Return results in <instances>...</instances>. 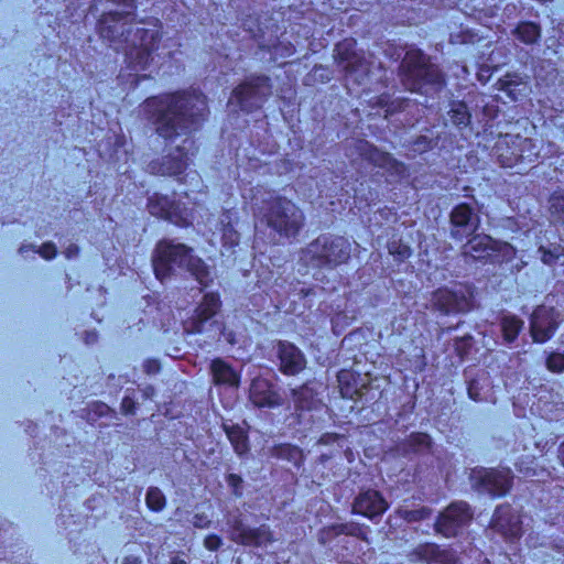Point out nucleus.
<instances>
[{
	"label": "nucleus",
	"mask_w": 564,
	"mask_h": 564,
	"mask_svg": "<svg viewBox=\"0 0 564 564\" xmlns=\"http://www.w3.org/2000/svg\"><path fill=\"white\" fill-rule=\"evenodd\" d=\"M145 501L148 507L155 512L162 511L166 505L165 496L158 487L148 489Z\"/></svg>",
	"instance_id": "nucleus-40"
},
{
	"label": "nucleus",
	"mask_w": 564,
	"mask_h": 564,
	"mask_svg": "<svg viewBox=\"0 0 564 564\" xmlns=\"http://www.w3.org/2000/svg\"><path fill=\"white\" fill-rule=\"evenodd\" d=\"M272 456L285 459L288 462L293 463L295 466H299L303 460L302 451L290 444H280L272 448Z\"/></svg>",
	"instance_id": "nucleus-32"
},
{
	"label": "nucleus",
	"mask_w": 564,
	"mask_h": 564,
	"mask_svg": "<svg viewBox=\"0 0 564 564\" xmlns=\"http://www.w3.org/2000/svg\"><path fill=\"white\" fill-rule=\"evenodd\" d=\"M148 209L151 215L166 219L177 226L187 225L186 213L165 195L154 194L149 197Z\"/></svg>",
	"instance_id": "nucleus-16"
},
{
	"label": "nucleus",
	"mask_w": 564,
	"mask_h": 564,
	"mask_svg": "<svg viewBox=\"0 0 564 564\" xmlns=\"http://www.w3.org/2000/svg\"><path fill=\"white\" fill-rule=\"evenodd\" d=\"M467 378V391L471 400L480 402L487 399L490 391V377L485 370H478L473 373L471 370L466 372Z\"/></svg>",
	"instance_id": "nucleus-25"
},
{
	"label": "nucleus",
	"mask_w": 564,
	"mask_h": 564,
	"mask_svg": "<svg viewBox=\"0 0 564 564\" xmlns=\"http://www.w3.org/2000/svg\"><path fill=\"white\" fill-rule=\"evenodd\" d=\"M143 370L148 375H155L160 371V364L158 360L149 359L143 362Z\"/></svg>",
	"instance_id": "nucleus-48"
},
{
	"label": "nucleus",
	"mask_w": 564,
	"mask_h": 564,
	"mask_svg": "<svg viewBox=\"0 0 564 564\" xmlns=\"http://www.w3.org/2000/svg\"><path fill=\"white\" fill-rule=\"evenodd\" d=\"M35 249H36V246L33 245V243H23L21 245V247L19 248V252L21 254L28 252V251H34L35 252Z\"/></svg>",
	"instance_id": "nucleus-52"
},
{
	"label": "nucleus",
	"mask_w": 564,
	"mask_h": 564,
	"mask_svg": "<svg viewBox=\"0 0 564 564\" xmlns=\"http://www.w3.org/2000/svg\"><path fill=\"white\" fill-rule=\"evenodd\" d=\"M110 414L116 416V412L112 409H110L106 403L99 401L89 403L85 409L82 410V417H84L89 423H94L99 417Z\"/></svg>",
	"instance_id": "nucleus-33"
},
{
	"label": "nucleus",
	"mask_w": 564,
	"mask_h": 564,
	"mask_svg": "<svg viewBox=\"0 0 564 564\" xmlns=\"http://www.w3.org/2000/svg\"><path fill=\"white\" fill-rule=\"evenodd\" d=\"M512 34L524 44H534L540 40L541 29L533 22H522L512 31Z\"/></svg>",
	"instance_id": "nucleus-30"
},
{
	"label": "nucleus",
	"mask_w": 564,
	"mask_h": 564,
	"mask_svg": "<svg viewBox=\"0 0 564 564\" xmlns=\"http://www.w3.org/2000/svg\"><path fill=\"white\" fill-rule=\"evenodd\" d=\"M191 144V140L184 139L182 145L176 147L166 155L152 160L148 164V172L153 175L162 176L181 175L188 166L189 159L186 150L187 145Z\"/></svg>",
	"instance_id": "nucleus-12"
},
{
	"label": "nucleus",
	"mask_w": 564,
	"mask_h": 564,
	"mask_svg": "<svg viewBox=\"0 0 564 564\" xmlns=\"http://www.w3.org/2000/svg\"><path fill=\"white\" fill-rule=\"evenodd\" d=\"M352 40H346L336 46V59L343 70L346 72L348 82L357 85H365L370 72V63L364 56L358 54Z\"/></svg>",
	"instance_id": "nucleus-9"
},
{
	"label": "nucleus",
	"mask_w": 564,
	"mask_h": 564,
	"mask_svg": "<svg viewBox=\"0 0 564 564\" xmlns=\"http://www.w3.org/2000/svg\"><path fill=\"white\" fill-rule=\"evenodd\" d=\"M219 224L224 243L229 247L237 246L240 239V235L236 228L238 225V213L232 209L224 212L220 216Z\"/></svg>",
	"instance_id": "nucleus-27"
},
{
	"label": "nucleus",
	"mask_w": 564,
	"mask_h": 564,
	"mask_svg": "<svg viewBox=\"0 0 564 564\" xmlns=\"http://www.w3.org/2000/svg\"><path fill=\"white\" fill-rule=\"evenodd\" d=\"M355 148L359 155L376 166L389 169L393 164V159L387 152H382L371 145L368 141L356 140Z\"/></svg>",
	"instance_id": "nucleus-26"
},
{
	"label": "nucleus",
	"mask_w": 564,
	"mask_h": 564,
	"mask_svg": "<svg viewBox=\"0 0 564 564\" xmlns=\"http://www.w3.org/2000/svg\"><path fill=\"white\" fill-rule=\"evenodd\" d=\"M490 527L501 535L514 539L522 533L521 520L510 506L501 505L496 508Z\"/></svg>",
	"instance_id": "nucleus-18"
},
{
	"label": "nucleus",
	"mask_w": 564,
	"mask_h": 564,
	"mask_svg": "<svg viewBox=\"0 0 564 564\" xmlns=\"http://www.w3.org/2000/svg\"><path fill=\"white\" fill-rule=\"evenodd\" d=\"M434 305L444 314L464 313L471 307L470 293L459 288L457 290H438L434 294Z\"/></svg>",
	"instance_id": "nucleus-15"
},
{
	"label": "nucleus",
	"mask_w": 564,
	"mask_h": 564,
	"mask_svg": "<svg viewBox=\"0 0 564 564\" xmlns=\"http://www.w3.org/2000/svg\"><path fill=\"white\" fill-rule=\"evenodd\" d=\"M480 226V217L466 203L455 206L449 215V235L455 240H464L473 236Z\"/></svg>",
	"instance_id": "nucleus-13"
},
{
	"label": "nucleus",
	"mask_w": 564,
	"mask_h": 564,
	"mask_svg": "<svg viewBox=\"0 0 564 564\" xmlns=\"http://www.w3.org/2000/svg\"><path fill=\"white\" fill-rule=\"evenodd\" d=\"M499 327L507 344L513 343L523 328V321L516 315L503 314L499 318Z\"/></svg>",
	"instance_id": "nucleus-28"
},
{
	"label": "nucleus",
	"mask_w": 564,
	"mask_h": 564,
	"mask_svg": "<svg viewBox=\"0 0 564 564\" xmlns=\"http://www.w3.org/2000/svg\"><path fill=\"white\" fill-rule=\"evenodd\" d=\"M133 10L110 11L100 17L97 23L99 36L117 51H126L132 32Z\"/></svg>",
	"instance_id": "nucleus-7"
},
{
	"label": "nucleus",
	"mask_w": 564,
	"mask_h": 564,
	"mask_svg": "<svg viewBox=\"0 0 564 564\" xmlns=\"http://www.w3.org/2000/svg\"><path fill=\"white\" fill-rule=\"evenodd\" d=\"M63 253L67 259H75L79 254V248L76 245H69Z\"/></svg>",
	"instance_id": "nucleus-51"
},
{
	"label": "nucleus",
	"mask_w": 564,
	"mask_h": 564,
	"mask_svg": "<svg viewBox=\"0 0 564 564\" xmlns=\"http://www.w3.org/2000/svg\"><path fill=\"white\" fill-rule=\"evenodd\" d=\"M354 511L371 520L381 517L388 509V502L377 490H365L354 501Z\"/></svg>",
	"instance_id": "nucleus-20"
},
{
	"label": "nucleus",
	"mask_w": 564,
	"mask_h": 564,
	"mask_svg": "<svg viewBox=\"0 0 564 564\" xmlns=\"http://www.w3.org/2000/svg\"><path fill=\"white\" fill-rule=\"evenodd\" d=\"M399 77L410 91L434 97L445 87V76L430 56L421 50L406 51L400 66Z\"/></svg>",
	"instance_id": "nucleus-3"
},
{
	"label": "nucleus",
	"mask_w": 564,
	"mask_h": 564,
	"mask_svg": "<svg viewBox=\"0 0 564 564\" xmlns=\"http://www.w3.org/2000/svg\"><path fill=\"white\" fill-rule=\"evenodd\" d=\"M270 95L269 77L252 76L234 90L228 104L238 106L242 111L251 112L260 108Z\"/></svg>",
	"instance_id": "nucleus-8"
},
{
	"label": "nucleus",
	"mask_w": 564,
	"mask_h": 564,
	"mask_svg": "<svg viewBox=\"0 0 564 564\" xmlns=\"http://www.w3.org/2000/svg\"><path fill=\"white\" fill-rule=\"evenodd\" d=\"M227 524L230 531V539L236 543H242L249 527H246L237 516H230L227 519Z\"/></svg>",
	"instance_id": "nucleus-39"
},
{
	"label": "nucleus",
	"mask_w": 564,
	"mask_h": 564,
	"mask_svg": "<svg viewBox=\"0 0 564 564\" xmlns=\"http://www.w3.org/2000/svg\"><path fill=\"white\" fill-rule=\"evenodd\" d=\"M557 459L561 465L564 467V442L561 443L557 447Z\"/></svg>",
	"instance_id": "nucleus-54"
},
{
	"label": "nucleus",
	"mask_w": 564,
	"mask_h": 564,
	"mask_svg": "<svg viewBox=\"0 0 564 564\" xmlns=\"http://www.w3.org/2000/svg\"><path fill=\"white\" fill-rule=\"evenodd\" d=\"M431 446V437L426 434L419 433L411 435L408 441V447L414 453L425 452Z\"/></svg>",
	"instance_id": "nucleus-41"
},
{
	"label": "nucleus",
	"mask_w": 564,
	"mask_h": 564,
	"mask_svg": "<svg viewBox=\"0 0 564 564\" xmlns=\"http://www.w3.org/2000/svg\"><path fill=\"white\" fill-rule=\"evenodd\" d=\"M473 519L470 507L464 501L451 503L437 517L434 529L437 533L451 538L460 534Z\"/></svg>",
	"instance_id": "nucleus-10"
},
{
	"label": "nucleus",
	"mask_w": 564,
	"mask_h": 564,
	"mask_svg": "<svg viewBox=\"0 0 564 564\" xmlns=\"http://www.w3.org/2000/svg\"><path fill=\"white\" fill-rule=\"evenodd\" d=\"M210 369L216 383H226L229 386H238L239 377L234 369H231L223 360L216 359L212 362Z\"/></svg>",
	"instance_id": "nucleus-29"
},
{
	"label": "nucleus",
	"mask_w": 564,
	"mask_h": 564,
	"mask_svg": "<svg viewBox=\"0 0 564 564\" xmlns=\"http://www.w3.org/2000/svg\"><path fill=\"white\" fill-rule=\"evenodd\" d=\"M322 387L317 381H307L297 389L292 390V400L296 411H312L319 406L318 389Z\"/></svg>",
	"instance_id": "nucleus-23"
},
{
	"label": "nucleus",
	"mask_w": 564,
	"mask_h": 564,
	"mask_svg": "<svg viewBox=\"0 0 564 564\" xmlns=\"http://www.w3.org/2000/svg\"><path fill=\"white\" fill-rule=\"evenodd\" d=\"M389 252L393 256H397L398 259L403 260L410 257L411 249L405 245L391 242L389 245Z\"/></svg>",
	"instance_id": "nucleus-43"
},
{
	"label": "nucleus",
	"mask_w": 564,
	"mask_h": 564,
	"mask_svg": "<svg viewBox=\"0 0 564 564\" xmlns=\"http://www.w3.org/2000/svg\"><path fill=\"white\" fill-rule=\"evenodd\" d=\"M499 251V243L487 235H473L462 247L465 259L487 260Z\"/></svg>",
	"instance_id": "nucleus-21"
},
{
	"label": "nucleus",
	"mask_w": 564,
	"mask_h": 564,
	"mask_svg": "<svg viewBox=\"0 0 564 564\" xmlns=\"http://www.w3.org/2000/svg\"><path fill=\"white\" fill-rule=\"evenodd\" d=\"M350 242L341 236L321 235L302 250L301 260L314 268H336L350 258Z\"/></svg>",
	"instance_id": "nucleus-5"
},
{
	"label": "nucleus",
	"mask_w": 564,
	"mask_h": 564,
	"mask_svg": "<svg viewBox=\"0 0 564 564\" xmlns=\"http://www.w3.org/2000/svg\"><path fill=\"white\" fill-rule=\"evenodd\" d=\"M552 220L564 226V192L552 195L550 199Z\"/></svg>",
	"instance_id": "nucleus-38"
},
{
	"label": "nucleus",
	"mask_w": 564,
	"mask_h": 564,
	"mask_svg": "<svg viewBox=\"0 0 564 564\" xmlns=\"http://www.w3.org/2000/svg\"><path fill=\"white\" fill-rule=\"evenodd\" d=\"M412 562L421 561L427 564H456L455 554L447 549H441L435 543L417 545L410 554Z\"/></svg>",
	"instance_id": "nucleus-22"
},
{
	"label": "nucleus",
	"mask_w": 564,
	"mask_h": 564,
	"mask_svg": "<svg viewBox=\"0 0 564 564\" xmlns=\"http://www.w3.org/2000/svg\"><path fill=\"white\" fill-rule=\"evenodd\" d=\"M432 141L426 137H420L414 143V150L419 152H425L431 149Z\"/></svg>",
	"instance_id": "nucleus-47"
},
{
	"label": "nucleus",
	"mask_w": 564,
	"mask_h": 564,
	"mask_svg": "<svg viewBox=\"0 0 564 564\" xmlns=\"http://www.w3.org/2000/svg\"><path fill=\"white\" fill-rule=\"evenodd\" d=\"M260 223L270 230L274 241L294 238L304 226L303 212L290 199L273 197L259 212Z\"/></svg>",
	"instance_id": "nucleus-4"
},
{
	"label": "nucleus",
	"mask_w": 564,
	"mask_h": 564,
	"mask_svg": "<svg viewBox=\"0 0 564 564\" xmlns=\"http://www.w3.org/2000/svg\"><path fill=\"white\" fill-rule=\"evenodd\" d=\"M122 564H142V561L138 556L130 555L123 558Z\"/></svg>",
	"instance_id": "nucleus-53"
},
{
	"label": "nucleus",
	"mask_w": 564,
	"mask_h": 564,
	"mask_svg": "<svg viewBox=\"0 0 564 564\" xmlns=\"http://www.w3.org/2000/svg\"><path fill=\"white\" fill-rule=\"evenodd\" d=\"M220 301L214 293L206 294L202 304L195 310L191 319L189 328L193 333H202L205 323L210 319L219 310Z\"/></svg>",
	"instance_id": "nucleus-24"
},
{
	"label": "nucleus",
	"mask_w": 564,
	"mask_h": 564,
	"mask_svg": "<svg viewBox=\"0 0 564 564\" xmlns=\"http://www.w3.org/2000/svg\"><path fill=\"white\" fill-rule=\"evenodd\" d=\"M560 313L554 307L539 306L530 318V333L535 343H546L555 334L560 323Z\"/></svg>",
	"instance_id": "nucleus-14"
},
{
	"label": "nucleus",
	"mask_w": 564,
	"mask_h": 564,
	"mask_svg": "<svg viewBox=\"0 0 564 564\" xmlns=\"http://www.w3.org/2000/svg\"><path fill=\"white\" fill-rule=\"evenodd\" d=\"M87 344H94L97 341V334L96 333H87L85 338Z\"/></svg>",
	"instance_id": "nucleus-55"
},
{
	"label": "nucleus",
	"mask_w": 564,
	"mask_h": 564,
	"mask_svg": "<svg viewBox=\"0 0 564 564\" xmlns=\"http://www.w3.org/2000/svg\"><path fill=\"white\" fill-rule=\"evenodd\" d=\"M540 259L547 265L555 264L564 256V249L558 245L540 246L538 249Z\"/></svg>",
	"instance_id": "nucleus-37"
},
{
	"label": "nucleus",
	"mask_w": 564,
	"mask_h": 564,
	"mask_svg": "<svg viewBox=\"0 0 564 564\" xmlns=\"http://www.w3.org/2000/svg\"><path fill=\"white\" fill-rule=\"evenodd\" d=\"M276 357L279 359L280 370L288 376L297 375L306 366V359L303 352L296 346L288 341H279L276 346Z\"/></svg>",
	"instance_id": "nucleus-19"
},
{
	"label": "nucleus",
	"mask_w": 564,
	"mask_h": 564,
	"mask_svg": "<svg viewBox=\"0 0 564 564\" xmlns=\"http://www.w3.org/2000/svg\"><path fill=\"white\" fill-rule=\"evenodd\" d=\"M512 479L509 468L480 469L471 475L473 487L492 497L506 495L511 488Z\"/></svg>",
	"instance_id": "nucleus-11"
},
{
	"label": "nucleus",
	"mask_w": 564,
	"mask_h": 564,
	"mask_svg": "<svg viewBox=\"0 0 564 564\" xmlns=\"http://www.w3.org/2000/svg\"><path fill=\"white\" fill-rule=\"evenodd\" d=\"M249 399L258 408H276L282 405L283 398L276 387L268 379L257 377L249 389Z\"/></svg>",
	"instance_id": "nucleus-17"
},
{
	"label": "nucleus",
	"mask_w": 564,
	"mask_h": 564,
	"mask_svg": "<svg viewBox=\"0 0 564 564\" xmlns=\"http://www.w3.org/2000/svg\"><path fill=\"white\" fill-rule=\"evenodd\" d=\"M143 394H144V397L150 398L154 394V389L152 387H147L143 390Z\"/></svg>",
	"instance_id": "nucleus-57"
},
{
	"label": "nucleus",
	"mask_w": 564,
	"mask_h": 564,
	"mask_svg": "<svg viewBox=\"0 0 564 564\" xmlns=\"http://www.w3.org/2000/svg\"><path fill=\"white\" fill-rule=\"evenodd\" d=\"M155 276L164 281L177 269L188 271L199 284L206 286L210 278L209 268L192 253V249L173 240H162L156 245L152 259Z\"/></svg>",
	"instance_id": "nucleus-2"
},
{
	"label": "nucleus",
	"mask_w": 564,
	"mask_h": 564,
	"mask_svg": "<svg viewBox=\"0 0 564 564\" xmlns=\"http://www.w3.org/2000/svg\"><path fill=\"white\" fill-rule=\"evenodd\" d=\"M142 111L156 134L173 142L200 126L206 118L207 102L200 93L183 91L149 98L142 105Z\"/></svg>",
	"instance_id": "nucleus-1"
},
{
	"label": "nucleus",
	"mask_w": 564,
	"mask_h": 564,
	"mask_svg": "<svg viewBox=\"0 0 564 564\" xmlns=\"http://www.w3.org/2000/svg\"><path fill=\"white\" fill-rule=\"evenodd\" d=\"M226 481L228 486L231 488L235 496L240 497L242 495L243 480L240 476L236 474H229L226 477Z\"/></svg>",
	"instance_id": "nucleus-44"
},
{
	"label": "nucleus",
	"mask_w": 564,
	"mask_h": 564,
	"mask_svg": "<svg viewBox=\"0 0 564 564\" xmlns=\"http://www.w3.org/2000/svg\"><path fill=\"white\" fill-rule=\"evenodd\" d=\"M121 411L124 414H132L134 411V401L130 397H124L121 401Z\"/></svg>",
	"instance_id": "nucleus-49"
},
{
	"label": "nucleus",
	"mask_w": 564,
	"mask_h": 564,
	"mask_svg": "<svg viewBox=\"0 0 564 564\" xmlns=\"http://www.w3.org/2000/svg\"><path fill=\"white\" fill-rule=\"evenodd\" d=\"M161 40L160 26L155 23L134 22L126 46V61L135 70H143L152 61Z\"/></svg>",
	"instance_id": "nucleus-6"
},
{
	"label": "nucleus",
	"mask_w": 564,
	"mask_h": 564,
	"mask_svg": "<svg viewBox=\"0 0 564 564\" xmlns=\"http://www.w3.org/2000/svg\"><path fill=\"white\" fill-rule=\"evenodd\" d=\"M209 524V520L204 514H195L193 518V525L196 528H206Z\"/></svg>",
	"instance_id": "nucleus-50"
},
{
	"label": "nucleus",
	"mask_w": 564,
	"mask_h": 564,
	"mask_svg": "<svg viewBox=\"0 0 564 564\" xmlns=\"http://www.w3.org/2000/svg\"><path fill=\"white\" fill-rule=\"evenodd\" d=\"M448 115L453 124L458 128L467 127L470 122V113L464 102H453Z\"/></svg>",
	"instance_id": "nucleus-34"
},
{
	"label": "nucleus",
	"mask_w": 564,
	"mask_h": 564,
	"mask_svg": "<svg viewBox=\"0 0 564 564\" xmlns=\"http://www.w3.org/2000/svg\"><path fill=\"white\" fill-rule=\"evenodd\" d=\"M35 252H37L45 260H52L55 258L57 250L53 242H45L40 248L36 247Z\"/></svg>",
	"instance_id": "nucleus-45"
},
{
	"label": "nucleus",
	"mask_w": 564,
	"mask_h": 564,
	"mask_svg": "<svg viewBox=\"0 0 564 564\" xmlns=\"http://www.w3.org/2000/svg\"><path fill=\"white\" fill-rule=\"evenodd\" d=\"M171 564H187V562L178 556H173L171 560Z\"/></svg>",
	"instance_id": "nucleus-56"
},
{
	"label": "nucleus",
	"mask_w": 564,
	"mask_h": 564,
	"mask_svg": "<svg viewBox=\"0 0 564 564\" xmlns=\"http://www.w3.org/2000/svg\"><path fill=\"white\" fill-rule=\"evenodd\" d=\"M271 541L272 533L270 529L265 525H261L256 529L249 528L245 539H242L241 544L250 546H263Z\"/></svg>",
	"instance_id": "nucleus-31"
},
{
	"label": "nucleus",
	"mask_w": 564,
	"mask_h": 564,
	"mask_svg": "<svg viewBox=\"0 0 564 564\" xmlns=\"http://www.w3.org/2000/svg\"><path fill=\"white\" fill-rule=\"evenodd\" d=\"M227 436L238 455H243L248 451V438L245 432L238 427L232 426L227 429Z\"/></svg>",
	"instance_id": "nucleus-35"
},
{
	"label": "nucleus",
	"mask_w": 564,
	"mask_h": 564,
	"mask_svg": "<svg viewBox=\"0 0 564 564\" xmlns=\"http://www.w3.org/2000/svg\"><path fill=\"white\" fill-rule=\"evenodd\" d=\"M546 367L553 372L564 371V351L551 352L546 358Z\"/></svg>",
	"instance_id": "nucleus-42"
},
{
	"label": "nucleus",
	"mask_w": 564,
	"mask_h": 564,
	"mask_svg": "<svg viewBox=\"0 0 564 564\" xmlns=\"http://www.w3.org/2000/svg\"><path fill=\"white\" fill-rule=\"evenodd\" d=\"M204 545L209 551H217L221 545V539L216 534H210L204 540Z\"/></svg>",
	"instance_id": "nucleus-46"
},
{
	"label": "nucleus",
	"mask_w": 564,
	"mask_h": 564,
	"mask_svg": "<svg viewBox=\"0 0 564 564\" xmlns=\"http://www.w3.org/2000/svg\"><path fill=\"white\" fill-rule=\"evenodd\" d=\"M398 514L400 518L411 523L419 522L430 518L432 514V510L427 507H420L417 509H409L406 507H401L398 509Z\"/></svg>",
	"instance_id": "nucleus-36"
}]
</instances>
